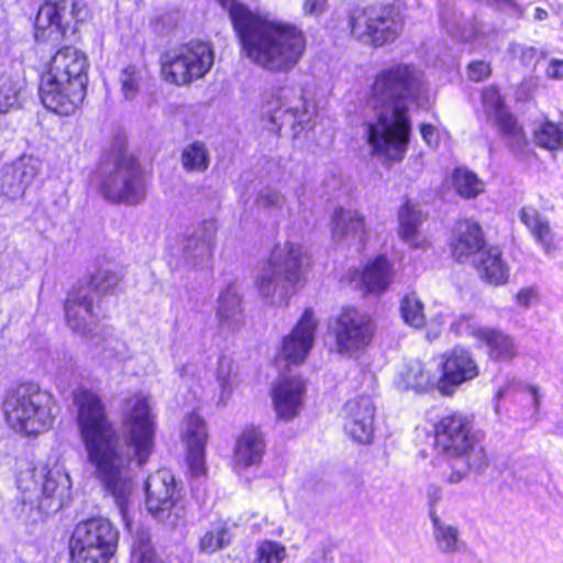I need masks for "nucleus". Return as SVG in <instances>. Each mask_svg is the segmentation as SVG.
Returning a JSON list of instances; mask_svg holds the SVG:
<instances>
[{"instance_id":"f257e3e1","label":"nucleus","mask_w":563,"mask_h":563,"mask_svg":"<svg viewBox=\"0 0 563 563\" xmlns=\"http://www.w3.org/2000/svg\"><path fill=\"white\" fill-rule=\"evenodd\" d=\"M74 402L87 461L95 477L113 498L122 523L130 530V509L136 487L131 464L143 466L154 450L156 417L151 396L139 391L126 399L122 415V445L103 402L95 391L77 388Z\"/></svg>"},{"instance_id":"f03ea898","label":"nucleus","mask_w":563,"mask_h":563,"mask_svg":"<svg viewBox=\"0 0 563 563\" xmlns=\"http://www.w3.org/2000/svg\"><path fill=\"white\" fill-rule=\"evenodd\" d=\"M422 91V73L412 65H391L376 75L367 99L374 117L365 123L374 155L388 162L404 159L411 131L407 102Z\"/></svg>"},{"instance_id":"7ed1b4c3","label":"nucleus","mask_w":563,"mask_h":563,"mask_svg":"<svg viewBox=\"0 0 563 563\" xmlns=\"http://www.w3.org/2000/svg\"><path fill=\"white\" fill-rule=\"evenodd\" d=\"M220 2L253 64L273 74L288 73L299 64L307 41L297 25L252 11L236 0Z\"/></svg>"},{"instance_id":"20e7f679","label":"nucleus","mask_w":563,"mask_h":563,"mask_svg":"<svg viewBox=\"0 0 563 563\" xmlns=\"http://www.w3.org/2000/svg\"><path fill=\"white\" fill-rule=\"evenodd\" d=\"M88 66L86 55L76 47L58 49L41 79L40 98L44 107L59 115L73 114L86 96Z\"/></svg>"},{"instance_id":"39448f33","label":"nucleus","mask_w":563,"mask_h":563,"mask_svg":"<svg viewBox=\"0 0 563 563\" xmlns=\"http://www.w3.org/2000/svg\"><path fill=\"white\" fill-rule=\"evenodd\" d=\"M435 450L448 460L442 476L451 484L460 483L470 470L481 471L486 465V454L470 417L454 412L435 424Z\"/></svg>"},{"instance_id":"423d86ee","label":"nucleus","mask_w":563,"mask_h":563,"mask_svg":"<svg viewBox=\"0 0 563 563\" xmlns=\"http://www.w3.org/2000/svg\"><path fill=\"white\" fill-rule=\"evenodd\" d=\"M310 255L296 241L277 243L256 279V287L271 305L286 306L289 298L307 282Z\"/></svg>"},{"instance_id":"0eeeda50","label":"nucleus","mask_w":563,"mask_h":563,"mask_svg":"<svg viewBox=\"0 0 563 563\" xmlns=\"http://www.w3.org/2000/svg\"><path fill=\"white\" fill-rule=\"evenodd\" d=\"M23 503L36 504L44 514L56 512L70 496L71 479L64 464L55 456L21 471L16 479Z\"/></svg>"},{"instance_id":"6e6552de","label":"nucleus","mask_w":563,"mask_h":563,"mask_svg":"<svg viewBox=\"0 0 563 563\" xmlns=\"http://www.w3.org/2000/svg\"><path fill=\"white\" fill-rule=\"evenodd\" d=\"M54 408L53 396L34 384H24L9 391L2 405L8 424L27 435H36L52 428Z\"/></svg>"},{"instance_id":"1a4fd4ad","label":"nucleus","mask_w":563,"mask_h":563,"mask_svg":"<svg viewBox=\"0 0 563 563\" xmlns=\"http://www.w3.org/2000/svg\"><path fill=\"white\" fill-rule=\"evenodd\" d=\"M119 532L102 517L82 520L74 528L69 539L73 563H110L118 549Z\"/></svg>"},{"instance_id":"9d476101","label":"nucleus","mask_w":563,"mask_h":563,"mask_svg":"<svg viewBox=\"0 0 563 563\" xmlns=\"http://www.w3.org/2000/svg\"><path fill=\"white\" fill-rule=\"evenodd\" d=\"M314 111L313 102L305 98L299 87H282L263 98L262 115L269 124L267 128L274 132L287 124L294 133L303 130L310 124Z\"/></svg>"},{"instance_id":"9b49d317","label":"nucleus","mask_w":563,"mask_h":563,"mask_svg":"<svg viewBox=\"0 0 563 563\" xmlns=\"http://www.w3.org/2000/svg\"><path fill=\"white\" fill-rule=\"evenodd\" d=\"M100 174L99 188L108 201L136 205L145 198L144 175L132 156L120 155L111 168L102 164Z\"/></svg>"},{"instance_id":"f8f14e48","label":"nucleus","mask_w":563,"mask_h":563,"mask_svg":"<svg viewBox=\"0 0 563 563\" xmlns=\"http://www.w3.org/2000/svg\"><path fill=\"white\" fill-rule=\"evenodd\" d=\"M213 63L212 46L207 42L191 41L165 55L162 71L167 81L185 86L206 76Z\"/></svg>"},{"instance_id":"ddd939ff","label":"nucleus","mask_w":563,"mask_h":563,"mask_svg":"<svg viewBox=\"0 0 563 563\" xmlns=\"http://www.w3.org/2000/svg\"><path fill=\"white\" fill-rule=\"evenodd\" d=\"M351 34L375 47L394 42L401 33L402 20L390 5L357 9L350 16Z\"/></svg>"},{"instance_id":"4468645a","label":"nucleus","mask_w":563,"mask_h":563,"mask_svg":"<svg viewBox=\"0 0 563 563\" xmlns=\"http://www.w3.org/2000/svg\"><path fill=\"white\" fill-rule=\"evenodd\" d=\"M147 511L159 522L175 527L185 516L181 488L166 468L150 475L145 483Z\"/></svg>"},{"instance_id":"2eb2a0df","label":"nucleus","mask_w":563,"mask_h":563,"mask_svg":"<svg viewBox=\"0 0 563 563\" xmlns=\"http://www.w3.org/2000/svg\"><path fill=\"white\" fill-rule=\"evenodd\" d=\"M330 332L336 353L355 357L372 343L375 325L366 312L347 306L333 318Z\"/></svg>"},{"instance_id":"dca6fc26","label":"nucleus","mask_w":563,"mask_h":563,"mask_svg":"<svg viewBox=\"0 0 563 563\" xmlns=\"http://www.w3.org/2000/svg\"><path fill=\"white\" fill-rule=\"evenodd\" d=\"M87 15L81 0H47L35 19L37 40H58L68 29L84 21Z\"/></svg>"},{"instance_id":"f3484780","label":"nucleus","mask_w":563,"mask_h":563,"mask_svg":"<svg viewBox=\"0 0 563 563\" xmlns=\"http://www.w3.org/2000/svg\"><path fill=\"white\" fill-rule=\"evenodd\" d=\"M218 227L214 220L199 223L184 238L181 249L172 253L168 264L173 269H203L209 266L214 250Z\"/></svg>"},{"instance_id":"a211bd4d","label":"nucleus","mask_w":563,"mask_h":563,"mask_svg":"<svg viewBox=\"0 0 563 563\" xmlns=\"http://www.w3.org/2000/svg\"><path fill=\"white\" fill-rule=\"evenodd\" d=\"M441 376H438V390L443 396L453 395L462 384L479 375V368L470 350L454 346L442 355Z\"/></svg>"},{"instance_id":"6ab92c4d","label":"nucleus","mask_w":563,"mask_h":563,"mask_svg":"<svg viewBox=\"0 0 563 563\" xmlns=\"http://www.w3.org/2000/svg\"><path fill=\"white\" fill-rule=\"evenodd\" d=\"M96 298L91 296L90 287H74L65 302V318L68 327L79 335L96 338L97 306Z\"/></svg>"},{"instance_id":"aec40b11","label":"nucleus","mask_w":563,"mask_h":563,"mask_svg":"<svg viewBox=\"0 0 563 563\" xmlns=\"http://www.w3.org/2000/svg\"><path fill=\"white\" fill-rule=\"evenodd\" d=\"M318 320L311 308L305 309L291 332L283 339L278 358L288 364H300L308 356L314 342Z\"/></svg>"},{"instance_id":"412c9836","label":"nucleus","mask_w":563,"mask_h":563,"mask_svg":"<svg viewBox=\"0 0 563 563\" xmlns=\"http://www.w3.org/2000/svg\"><path fill=\"white\" fill-rule=\"evenodd\" d=\"M482 104L487 119L496 124L508 137L512 151L519 152L526 145V136L512 115L507 111L499 90L495 86L484 89Z\"/></svg>"},{"instance_id":"4be33fe9","label":"nucleus","mask_w":563,"mask_h":563,"mask_svg":"<svg viewBox=\"0 0 563 563\" xmlns=\"http://www.w3.org/2000/svg\"><path fill=\"white\" fill-rule=\"evenodd\" d=\"M375 406L367 396L349 400L343 408L344 430L355 441L369 443L374 435Z\"/></svg>"},{"instance_id":"5701e85b","label":"nucleus","mask_w":563,"mask_h":563,"mask_svg":"<svg viewBox=\"0 0 563 563\" xmlns=\"http://www.w3.org/2000/svg\"><path fill=\"white\" fill-rule=\"evenodd\" d=\"M394 268L386 256L379 255L369 261L362 271L349 273V279L354 286L366 294L380 295L390 286Z\"/></svg>"},{"instance_id":"b1692460","label":"nucleus","mask_w":563,"mask_h":563,"mask_svg":"<svg viewBox=\"0 0 563 563\" xmlns=\"http://www.w3.org/2000/svg\"><path fill=\"white\" fill-rule=\"evenodd\" d=\"M332 239L338 244L362 247L368 232L364 217L354 209L336 208L332 214Z\"/></svg>"},{"instance_id":"393cba45","label":"nucleus","mask_w":563,"mask_h":563,"mask_svg":"<svg viewBox=\"0 0 563 563\" xmlns=\"http://www.w3.org/2000/svg\"><path fill=\"white\" fill-rule=\"evenodd\" d=\"M40 170V162L33 157H21L3 169L1 195L9 200L22 198Z\"/></svg>"},{"instance_id":"a878e982","label":"nucleus","mask_w":563,"mask_h":563,"mask_svg":"<svg viewBox=\"0 0 563 563\" xmlns=\"http://www.w3.org/2000/svg\"><path fill=\"white\" fill-rule=\"evenodd\" d=\"M305 384L299 377L280 378L272 389L273 406L279 419L291 420L303 404Z\"/></svg>"},{"instance_id":"bb28decb","label":"nucleus","mask_w":563,"mask_h":563,"mask_svg":"<svg viewBox=\"0 0 563 563\" xmlns=\"http://www.w3.org/2000/svg\"><path fill=\"white\" fill-rule=\"evenodd\" d=\"M265 451L264 438L255 427L245 428L236 439L233 468L236 473L260 464Z\"/></svg>"},{"instance_id":"cd10ccee","label":"nucleus","mask_w":563,"mask_h":563,"mask_svg":"<svg viewBox=\"0 0 563 563\" xmlns=\"http://www.w3.org/2000/svg\"><path fill=\"white\" fill-rule=\"evenodd\" d=\"M25 87L21 63H12L0 69V114L20 107V96Z\"/></svg>"},{"instance_id":"c85d7f7f","label":"nucleus","mask_w":563,"mask_h":563,"mask_svg":"<svg viewBox=\"0 0 563 563\" xmlns=\"http://www.w3.org/2000/svg\"><path fill=\"white\" fill-rule=\"evenodd\" d=\"M217 319L221 330L234 332L243 324L241 296L235 284L228 285L218 298Z\"/></svg>"},{"instance_id":"c756f323","label":"nucleus","mask_w":563,"mask_h":563,"mask_svg":"<svg viewBox=\"0 0 563 563\" xmlns=\"http://www.w3.org/2000/svg\"><path fill=\"white\" fill-rule=\"evenodd\" d=\"M438 375L427 369L426 366L417 360L409 361L400 368L395 384L401 390H415L416 393H426L430 389H438Z\"/></svg>"},{"instance_id":"7c9ffc66","label":"nucleus","mask_w":563,"mask_h":563,"mask_svg":"<svg viewBox=\"0 0 563 563\" xmlns=\"http://www.w3.org/2000/svg\"><path fill=\"white\" fill-rule=\"evenodd\" d=\"M398 222L399 236L411 249L424 250L429 246V241L418 231L422 222V213L417 205L406 201L398 211Z\"/></svg>"},{"instance_id":"2f4dec72","label":"nucleus","mask_w":563,"mask_h":563,"mask_svg":"<svg viewBox=\"0 0 563 563\" xmlns=\"http://www.w3.org/2000/svg\"><path fill=\"white\" fill-rule=\"evenodd\" d=\"M484 245L481 227L472 220L460 221L456 227V236L452 243L453 255L459 261L479 253Z\"/></svg>"},{"instance_id":"473e14b6","label":"nucleus","mask_w":563,"mask_h":563,"mask_svg":"<svg viewBox=\"0 0 563 563\" xmlns=\"http://www.w3.org/2000/svg\"><path fill=\"white\" fill-rule=\"evenodd\" d=\"M519 218L544 253L550 254L555 250L553 232L543 214L536 208L526 206L521 208Z\"/></svg>"},{"instance_id":"72a5a7b5","label":"nucleus","mask_w":563,"mask_h":563,"mask_svg":"<svg viewBox=\"0 0 563 563\" xmlns=\"http://www.w3.org/2000/svg\"><path fill=\"white\" fill-rule=\"evenodd\" d=\"M478 344L494 361H510L518 354L514 338L497 328L487 327Z\"/></svg>"},{"instance_id":"f704fd0d","label":"nucleus","mask_w":563,"mask_h":563,"mask_svg":"<svg viewBox=\"0 0 563 563\" xmlns=\"http://www.w3.org/2000/svg\"><path fill=\"white\" fill-rule=\"evenodd\" d=\"M476 267L482 278L493 285H503L508 280L509 267L501 258L498 247L482 250L478 253Z\"/></svg>"},{"instance_id":"c9c22d12","label":"nucleus","mask_w":563,"mask_h":563,"mask_svg":"<svg viewBox=\"0 0 563 563\" xmlns=\"http://www.w3.org/2000/svg\"><path fill=\"white\" fill-rule=\"evenodd\" d=\"M441 21L452 36L464 42H474L478 46L488 47L492 37L495 36V31L481 21H474L470 25L460 26L457 20L451 21L445 13H441Z\"/></svg>"},{"instance_id":"e433bc0d","label":"nucleus","mask_w":563,"mask_h":563,"mask_svg":"<svg viewBox=\"0 0 563 563\" xmlns=\"http://www.w3.org/2000/svg\"><path fill=\"white\" fill-rule=\"evenodd\" d=\"M433 539L437 549L443 554H456L465 549L457 527L432 516Z\"/></svg>"},{"instance_id":"4c0bfd02","label":"nucleus","mask_w":563,"mask_h":563,"mask_svg":"<svg viewBox=\"0 0 563 563\" xmlns=\"http://www.w3.org/2000/svg\"><path fill=\"white\" fill-rule=\"evenodd\" d=\"M232 532L225 522L218 521L200 538L199 549L205 553H214L230 544Z\"/></svg>"},{"instance_id":"58836bf2","label":"nucleus","mask_w":563,"mask_h":563,"mask_svg":"<svg viewBox=\"0 0 563 563\" xmlns=\"http://www.w3.org/2000/svg\"><path fill=\"white\" fill-rule=\"evenodd\" d=\"M181 437L187 448L206 446L208 429L203 418L197 412L189 413L184 419Z\"/></svg>"},{"instance_id":"ea45409f","label":"nucleus","mask_w":563,"mask_h":563,"mask_svg":"<svg viewBox=\"0 0 563 563\" xmlns=\"http://www.w3.org/2000/svg\"><path fill=\"white\" fill-rule=\"evenodd\" d=\"M234 364L231 357L222 355L219 357L217 367V382L219 385V395L217 405L224 407L233 393Z\"/></svg>"},{"instance_id":"a19ab883","label":"nucleus","mask_w":563,"mask_h":563,"mask_svg":"<svg viewBox=\"0 0 563 563\" xmlns=\"http://www.w3.org/2000/svg\"><path fill=\"white\" fill-rule=\"evenodd\" d=\"M452 183L457 195L465 199L475 198L484 191L483 181L465 168H456L453 172Z\"/></svg>"},{"instance_id":"79ce46f5","label":"nucleus","mask_w":563,"mask_h":563,"mask_svg":"<svg viewBox=\"0 0 563 563\" xmlns=\"http://www.w3.org/2000/svg\"><path fill=\"white\" fill-rule=\"evenodd\" d=\"M121 279V271L102 267L92 275L90 283L81 284V287H90L91 296L96 298L97 294L112 292L119 286Z\"/></svg>"},{"instance_id":"37998d69","label":"nucleus","mask_w":563,"mask_h":563,"mask_svg":"<svg viewBox=\"0 0 563 563\" xmlns=\"http://www.w3.org/2000/svg\"><path fill=\"white\" fill-rule=\"evenodd\" d=\"M99 357L107 363L113 361L124 362L130 357L129 347L125 342L112 334H106L96 342Z\"/></svg>"},{"instance_id":"c03bdc74","label":"nucleus","mask_w":563,"mask_h":563,"mask_svg":"<svg viewBox=\"0 0 563 563\" xmlns=\"http://www.w3.org/2000/svg\"><path fill=\"white\" fill-rule=\"evenodd\" d=\"M129 563H163L146 531H139L135 534Z\"/></svg>"},{"instance_id":"a18cd8bd","label":"nucleus","mask_w":563,"mask_h":563,"mask_svg":"<svg viewBox=\"0 0 563 563\" xmlns=\"http://www.w3.org/2000/svg\"><path fill=\"white\" fill-rule=\"evenodd\" d=\"M209 153L202 142L187 145L181 153L183 167L188 172H205L209 166Z\"/></svg>"},{"instance_id":"49530a36","label":"nucleus","mask_w":563,"mask_h":563,"mask_svg":"<svg viewBox=\"0 0 563 563\" xmlns=\"http://www.w3.org/2000/svg\"><path fill=\"white\" fill-rule=\"evenodd\" d=\"M486 325H483L474 314H459L456 316L451 324L450 331L460 338H472L479 343Z\"/></svg>"},{"instance_id":"de8ad7c7","label":"nucleus","mask_w":563,"mask_h":563,"mask_svg":"<svg viewBox=\"0 0 563 563\" xmlns=\"http://www.w3.org/2000/svg\"><path fill=\"white\" fill-rule=\"evenodd\" d=\"M146 71L143 67L130 65L122 69L120 74L121 91L125 99L132 100L139 93L144 80Z\"/></svg>"},{"instance_id":"09e8293b","label":"nucleus","mask_w":563,"mask_h":563,"mask_svg":"<svg viewBox=\"0 0 563 563\" xmlns=\"http://www.w3.org/2000/svg\"><path fill=\"white\" fill-rule=\"evenodd\" d=\"M256 203L261 208L278 212H284V208L286 207V212L288 214L299 211V208H295L290 203H286V197L274 188L262 189L256 199ZM300 205L301 201L300 198H298V207H300Z\"/></svg>"},{"instance_id":"8fccbe9b","label":"nucleus","mask_w":563,"mask_h":563,"mask_svg":"<svg viewBox=\"0 0 563 563\" xmlns=\"http://www.w3.org/2000/svg\"><path fill=\"white\" fill-rule=\"evenodd\" d=\"M536 143L548 150H556L563 142V130L551 121L541 123L534 130Z\"/></svg>"},{"instance_id":"3c124183","label":"nucleus","mask_w":563,"mask_h":563,"mask_svg":"<svg viewBox=\"0 0 563 563\" xmlns=\"http://www.w3.org/2000/svg\"><path fill=\"white\" fill-rule=\"evenodd\" d=\"M287 556V549L278 541H260L255 550L256 563H282Z\"/></svg>"},{"instance_id":"603ef678","label":"nucleus","mask_w":563,"mask_h":563,"mask_svg":"<svg viewBox=\"0 0 563 563\" xmlns=\"http://www.w3.org/2000/svg\"><path fill=\"white\" fill-rule=\"evenodd\" d=\"M400 310L409 325L421 328L424 324L423 305L415 295H408L402 299Z\"/></svg>"},{"instance_id":"864d4df0","label":"nucleus","mask_w":563,"mask_h":563,"mask_svg":"<svg viewBox=\"0 0 563 563\" xmlns=\"http://www.w3.org/2000/svg\"><path fill=\"white\" fill-rule=\"evenodd\" d=\"M205 448H187V462L192 476L200 477L206 474Z\"/></svg>"},{"instance_id":"5fc2aeb1","label":"nucleus","mask_w":563,"mask_h":563,"mask_svg":"<svg viewBox=\"0 0 563 563\" xmlns=\"http://www.w3.org/2000/svg\"><path fill=\"white\" fill-rule=\"evenodd\" d=\"M490 65L485 62H473L467 67V76L473 81H482L490 76Z\"/></svg>"},{"instance_id":"6e6d98bb","label":"nucleus","mask_w":563,"mask_h":563,"mask_svg":"<svg viewBox=\"0 0 563 563\" xmlns=\"http://www.w3.org/2000/svg\"><path fill=\"white\" fill-rule=\"evenodd\" d=\"M328 7V0H303L302 10L305 15L320 16Z\"/></svg>"},{"instance_id":"4d7b16f0","label":"nucleus","mask_w":563,"mask_h":563,"mask_svg":"<svg viewBox=\"0 0 563 563\" xmlns=\"http://www.w3.org/2000/svg\"><path fill=\"white\" fill-rule=\"evenodd\" d=\"M420 133L428 146L437 147L439 145V131L433 125L422 123L420 125Z\"/></svg>"},{"instance_id":"13d9d810","label":"nucleus","mask_w":563,"mask_h":563,"mask_svg":"<svg viewBox=\"0 0 563 563\" xmlns=\"http://www.w3.org/2000/svg\"><path fill=\"white\" fill-rule=\"evenodd\" d=\"M538 297L537 290L532 287L521 289L517 296L516 301L520 307H529Z\"/></svg>"},{"instance_id":"bf43d9fd","label":"nucleus","mask_w":563,"mask_h":563,"mask_svg":"<svg viewBox=\"0 0 563 563\" xmlns=\"http://www.w3.org/2000/svg\"><path fill=\"white\" fill-rule=\"evenodd\" d=\"M547 76L551 79H563V60L551 59L547 67Z\"/></svg>"},{"instance_id":"052dcab7","label":"nucleus","mask_w":563,"mask_h":563,"mask_svg":"<svg viewBox=\"0 0 563 563\" xmlns=\"http://www.w3.org/2000/svg\"><path fill=\"white\" fill-rule=\"evenodd\" d=\"M527 393L531 399L534 411H537L539 409V405H540V396H539L538 388L536 386H528Z\"/></svg>"},{"instance_id":"680f3d73","label":"nucleus","mask_w":563,"mask_h":563,"mask_svg":"<svg viewBox=\"0 0 563 563\" xmlns=\"http://www.w3.org/2000/svg\"><path fill=\"white\" fill-rule=\"evenodd\" d=\"M547 16H548V12L545 10L540 9V8L536 9L534 18L537 20H544V19H547Z\"/></svg>"},{"instance_id":"e2e57ef3","label":"nucleus","mask_w":563,"mask_h":563,"mask_svg":"<svg viewBox=\"0 0 563 563\" xmlns=\"http://www.w3.org/2000/svg\"><path fill=\"white\" fill-rule=\"evenodd\" d=\"M448 317V313L444 312V311H440L435 318H434V321L438 322V323H444L445 322V319Z\"/></svg>"},{"instance_id":"0e129e2a","label":"nucleus","mask_w":563,"mask_h":563,"mask_svg":"<svg viewBox=\"0 0 563 563\" xmlns=\"http://www.w3.org/2000/svg\"><path fill=\"white\" fill-rule=\"evenodd\" d=\"M506 395V390L500 388L497 393H496V399L499 400L501 399L504 396Z\"/></svg>"},{"instance_id":"69168bd1","label":"nucleus","mask_w":563,"mask_h":563,"mask_svg":"<svg viewBox=\"0 0 563 563\" xmlns=\"http://www.w3.org/2000/svg\"><path fill=\"white\" fill-rule=\"evenodd\" d=\"M181 378H183L184 383L187 384V378H186L185 374H183V373H181Z\"/></svg>"}]
</instances>
